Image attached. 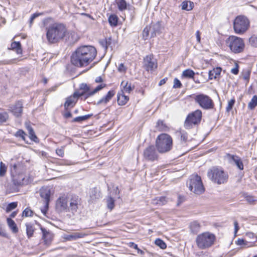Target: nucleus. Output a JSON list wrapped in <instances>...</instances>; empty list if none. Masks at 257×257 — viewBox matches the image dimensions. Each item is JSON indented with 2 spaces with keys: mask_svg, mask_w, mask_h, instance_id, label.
I'll return each instance as SVG.
<instances>
[{
  "mask_svg": "<svg viewBox=\"0 0 257 257\" xmlns=\"http://www.w3.org/2000/svg\"><path fill=\"white\" fill-rule=\"evenodd\" d=\"M121 85L122 86V89L120 91L123 93H130L134 88V87H132L131 84L129 83L128 81H123L121 82Z\"/></svg>",
  "mask_w": 257,
  "mask_h": 257,
  "instance_id": "obj_28",
  "label": "nucleus"
},
{
  "mask_svg": "<svg viewBox=\"0 0 257 257\" xmlns=\"http://www.w3.org/2000/svg\"><path fill=\"white\" fill-rule=\"evenodd\" d=\"M7 171V166L2 162L0 163V176H4Z\"/></svg>",
  "mask_w": 257,
  "mask_h": 257,
  "instance_id": "obj_46",
  "label": "nucleus"
},
{
  "mask_svg": "<svg viewBox=\"0 0 257 257\" xmlns=\"http://www.w3.org/2000/svg\"><path fill=\"white\" fill-rule=\"evenodd\" d=\"M235 243L237 245H241V246H245L247 244V242L246 241L244 240L243 239L238 238L235 241Z\"/></svg>",
  "mask_w": 257,
  "mask_h": 257,
  "instance_id": "obj_50",
  "label": "nucleus"
},
{
  "mask_svg": "<svg viewBox=\"0 0 257 257\" xmlns=\"http://www.w3.org/2000/svg\"><path fill=\"white\" fill-rule=\"evenodd\" d=\"M248 41L251 46L255 48L257 47V36L255 35L251 36L249 38Z\"/></svg>",
  "mask_w": 257,
  "mask_h": 257,
  "instance_id": "obj_42",
  "label": "nucleus"
},
{
  "mask_svg": "<svg viewBox=\"0 0 257 257\" xmlns=\"http://www.w3.org/2000/svg\"><path fill=\"white\" fill-rule=\"evenodd\" d=\"M11 166L13 181L16 186L27 185L31 181V178L24 174V169L21 164H12Z\"/></svg>",
  "mask_w": 257,
  "mask_h": 257,
  "instance_id": "obj_4",
  "label": "nucleus"
},
{
  "mask_svg": "<svg viewBox=\"0 0 257 257\" xmlns=\"http://www.w3.org/2000/svg\"><path fill=\"white\" fill-rule=\"evenodd\" d=\"M10 110L16 117L21 116L23 111L22 102L20 101H18L15 105L10 107Z\"/></svg>",
  "mask_w": 257,
  "mask_h": 257,
  "instance_id": "obj_22",
  "label": "nucleus"
},
{
  "mask_svg": "<svg viewBox=\"0 0 257 257\" xmlns=\"http://www.w3.org/2000/svg\"><path fill=\"white\" fill-rule=\"evenodd\" d=\"M67 33L66 26L62 23H55L46 28V37L50 43H55L63 39Z\"/></svg>",
  "mask_w": 257,
  "mask_h": 257,
  "instance_id": "obj_3",
  "label": "nucleus"
},
{
  "mask_svg": "<svg viewBox=\"0 0 257 257\" xmlns=\"http://www.w3.org/2000/svg\"><path fill=\"white\" fill-rule=\"evenodd\" d=\"M17 205L18 203L17 202H14L9 203L6 207V211L7 212H10L11 210L15 209L17 207Z\"/></svg>",
  "mask_w": 257,
  "mask_h": 257,
  "instance_id": "obj_44",
  "label": "nucleus"
},
{
  "mask_svg": "<svg viewBox=\"0 0 257 257\" xmlns=\"http://www.w3.org/2000/svg\"><path fill=\"white\" fill-rule=\"evenodd\" d=\"M207 176L213 183L217 184L225 183L228 178L227 174L222 168L218 167L211 168L208 171Z\"/></svg>",
  "mask_w": 257,
  "mask_h": 257,
  "instance_id": "obj_5",
  "label": "nucleus"
},
{
  "mask_svg": "<svg viewBox=\"0 0 257 257\" xmlns=\"http://www.w3.org/2000/svg\"><path fill=\"white\" fill-rule=\"evenodd\" d=\"M33 215V211L29 208H26L23 212V216L29 217L32 216Z\"/></svg>",
  "mask_w": 257,
  "mask_h": 257,
  "instance_id": "obj_49",
  "label": "nucleus"
},
{
  "mask_svg": "<svg viewBox=\"0 0 257 257\" xmlns=\"http://www.w3.org/2000/svg\"><path fill=\"white\" fill-rule=\"evenodd\" d=\"M172 145V139L167 134H161L156 139V146L158 152L161 153H166L170 151Z\"/></svg>",
  "mask_w": 257,
  "mask_h": 257,
  "instance_id": "obj_7",
  "label": "nucleus"
},
{
  "mask_svg": "<svg viewBox=\"0 0 257 257\" xmlns=\"http://www.w3.org/2000/svg\"><path fill=\"white\" fill-rule=\"evenodd\" d=\"M231 72L234 74H237L238 73V68H233L231 70Z\"/></svg>",
  "mask_w": 257,
  "mask_h": 257,
  "instance_id": "obj_64",
  "label": "nucleus"
},
{
  "mask_svg": "<svg viewBox=\"0 0 257 257\" xmlns=\"http://www.w3.org/2000/svg\"><path fill=\"white\" fill-rule=\"evenodd\" d=\"M221 71V69L219 67H217L213 69L212 70L209 71V79L211 80L213 79H215L218 76Z\"/></svg>",
  "mask_w": 257,
  "mask_h": 257,
  "instance_id": "obj_29",
  "label": "nucleus"
},
{
  "mask_svg": "<svg viewBox=\"0 0 257 257\" xmlns=\"http://www.w3.org/2000/svg\"><path fill=\"white\" fill-rule=\"evenodd\" d=\"M56 153L59 157H63L64 155V147H62L61 148L56 149Z\"/></svg>",
  "mask_w": 257,
  "mask_h": 257,
  "instance_id": "obj_51",
  "label": "nucleus"
},
{
  "mask_svg": "<svg viewBox=\"0 0 257 257\" xmlns=\"http://www.w3.org/2000/svg\"><path fill=\"white\" fill-rule=\"evenodd\" d=\"M200 225L197 221H193L190 224V229L192 232L196 233L200 230Z\"/></svg>",
  "mask_w": 257,
  "mask_h": 257,
  "instance_id": "obj_33",
  "label": "nucleus"
},
{
  "mask_svg": "<svg viewBox=\"0 0 257 257\" xmlns=\"http://www.w3.org/2000/svg\"><path fill=\"white\" fill-rule=\"evenodd\" d=\"M92 114H87L83 116L76 117L74 119V121H82L90 118Z\"/></svg>",
  "mask_w": 257,
  "mask_h": 257,
  "instance_id": "obj_45",
  "label": "nucleus"
},
{
  "mask_svg": "<svg viewBox=\"0 0 257 257\" xmlns=\"http://www.w3.org/2000/svg\"><path fill=\"white\" fill-rule=\"evenodd\" d=\"M26 126L27 128V130L28 131L29 137L31 139V140L35 142H37L38 141V139L36 136L33 128L27 123H26Z\"/></svg>",
  "mask_w": 257,
  "mask_h": 257,
  "instance_id": "obj_31",
  "label": "nucleus"
},
{
  "mask_svg": "<svg viewBox=\"0 0 257 257\" xmlns=\"http://www.w3.org/2000/svg\"><path fill=\"white\" fill-rule=\"evenodd\" d=\"M182 86V84L179 80L177 78H175L174 80V88H180Z\"/></svg>",
  "mask_w": 257,
  "mask_h": 257,
  "instance_id": "obj_54",
  "label": "nucleus"
},
{
  "mask_svg": "<svg viewBox=\"0 0 257 257\" xmlns=\"http://www.w3.org/2000/svg\"><path fill=\"white\" fill-rule=\"evenodd\" d=\"M166 80H167V78H164V79L161 80L159 82V85L160 86H161V85L164 84L166 82Z\"/></svg>",
  "mask_w": 257,
  "mask_h": 257,
  "instance_id": "obj_62",
  "label": "nucleus"
},
{
  "mask_svg": "<svg viewBox=\"0 0 257 257\" xmlns=\"http://www.w3.org/2000/svg\"><path fill=\"white\" fill-rule=\"evenodd\" d=\"M156 128L158 131H167L168 127L162 120H158L156 125Z\"/></svg>",
  "mask_w": 257,
  "mask_h": 257,
  "instance_id": "obj_32",
  "label": "nucleus"
},
{
  "mask_svg": "<svg viewBox=\"0 0 257 257\" xmlns=\"http://www.w3.org/2000/svg\"><path fill=\"white\" fill-rule=\"evenodd\" d=\"M249 21L244 16L236 17L233 22V29L236 34L241 35L244 33L249 27Z\"/></svg>",
  "mask_w": 257,
  "mask_h": 257,
  "instance_id": "obj_11",
  "label": "nucleus"
},
{
  "mask_svg": "<svg viewBox=\"0 0 257 257\" xmlns=\"http://www.w3.org/2000/svg\"><path fill=\"white\" fill-rule=\"evenodd\" d=\"M15 51L18 54H22V49L20 42L14 41L12 43L11 48H9Z\"/></svg>",
  "mask_w": 257,
  "mask_h": 257,
  "instance_id": "obj_27",
  "label": "nucleus"
},
{
  "mask_svg": "<svg viewBox=\"0 0 257 257\" xmlns=\"http://www.w3.org/2000/svg\"><path fill=\"white\" fill-rule=\"evenodd\" d=\"M107 207L110 210H112L114 207V200L111 196H108L106 200Z\"/></svg>",
  "mask_w": 257,
  "mask_h": 257,
  "instance_id": "obj_39",
  "label": "nucleus"
},
{
  "mask_svg": "<svg viewBox=\"0 0 257 257\" xmlns=\"http://www.w3.org/2000/svg\"><path fill=\"white\" fill-rule=\"evenodd\" d=\"M106 86V84L104 83H101V84L97 86L95 89L93 90H90V88L89 86H88L86 83H82L80 85V90L81 91V92H78V94L79 97L85 95V98H87L90 96L93 95L94 94L101 90L102 89L104 88Z\"/></svg>",
  "mask_w": 257,
  "mask_h": 257,
  "instance_id": "obj_13",
  "label": "nucleus"
},
{
  "mask_svg": "<svg viewBox=\"0 0 257 257\" xmlns=\"http://www.w3.org/2000/svg\"><path fill=\"white\" fill-rule=\"evenodd\" d=\"M90 197L92 200L98 198L100 196V192L97 188L92 189L89 193Z\"/></svg>",
  "mask_w": 257,
  "mask_h": 257,
  "instance_id": "obj_36",
  "label": "nucleus"
},
{
  "mask_svg": "<svg viewBox=\"0 0 257 257\" xmlns=\"http://www.w3.org/2000/svg\"><path fill=\"white\" fill-rule=\"evenodd\" d=\"M87 234L83 232H74L70 234L64 235V238L66 240L72 241L83 238Z\"/></svg>",
  "mask_w": 257,
  "mask_h": 257,
  "instance_id": "obj_21",
  "label": "nucleus"
},
{
  "mask_svg": "<svg viewBox=\"0 0 257 257\" xmlns=\"http://www.w3.org/2000/svg\"><path fill=\"white\" fill-rule=\"evenodd\" d=\"M144 67L148 71H153L157 68V62L152 55L147 56L144 59Z\"/></svg>",
  "mask_w": 257,
  "mask_h": 257,
  "instance_id": "obj_15",
  "label": "nucleus"
},
{
  "mask_svg": "<svg viewBox=\"0 0 257 257\" xmlns=\"http://www.w3.org/2000/svg\"><path fill=\"white\" fill-rule=\"evenodd\" d=\"M216 240L215 235L211 232L206 231L198 235L196 238L197 247L200 249H205L211 247Z\"/></svg>",
  "mask_w": 257,
  "mask_h": 257,
  "instance_id": "obj_6",
  "label": "nucleus"
},
{
  "mask_svg": "<svg viewBox=\"0 0 257 257\" xmlns=\"http://www.w3.org/2000/svg\"><path fill=\"white\" fill-rule=\"evenodd\" d=\"M235 103V99H231L228 101L227 105L226 108V110L227 112H229L232 108Z\"/></svg>",
  "mask_w": 257,
  "mask_h": 257,
  "instance_id": "obj_48",
  "label": "nucleus"
},
{
  "mask_svg": "<svg viewBox=\"0 0 257 257\" xmlns=\"http://www.w3.org/2000/svg\"><path fill=\"white\" fill-rule=\"evenodd\" d=\"M193 98L195 103L203 109L209 110L213 109L214 107L213 100L206 94L203 93L194 94Z\"/></svg>",
  "mask_w": 257,
  "mask_h": 257,
  "instance_id": "obj_8",
  "label": "nucleus"
},
{
  "mask_svg": "<svg viewBox=\"0 0 257 257\" xmlns=\"http://www.w3.org/2000/svg\"><path fill=\"white\" fill-rule=\"evenodd\" d=\"M226 157L230 163L235 164L240 170H242L243 169V164L241 159L239 157L229 154H227Z\"/></svg>",
  "mask_w": 257,
  "mask_h": 257,
  "instance_id": "obj_18",
  "label": "nucleus"
},
{
  "mask_svg": "<svg viewBox=\"0 0 257 257\" xmlns=\"http://www.w3.org/2000/svg\"><path fill=\"white\" fill-rule=\"evenodd\" d=\"M116 4L118 10L120 11H124L127 9H131L130 6L127 4L125 0H116Z\"/></svg>",
  "mask_w": 257,
  "mask_h": 257,
  "instance_id": "obj_26",
  "label": "nucleus"
},
{
  "mask_svg": "<svg viewBox=\"0 0 257 257\" xmlns=\"http://www.w3.org/2000/svg\"><path fill=\"white\" fill-rule=\"evenodd\" d=\"M182 77L185 78H194L195 72L191 69H188L184 70L182 72Z\"/></svg>",
  "mask_w": 257,
  "mask_h": 257,
  "instance_id": "obj_37",
  "label": "nucleus"
},
{
  "mask_svg": "<svg viewBox=\"0 0 257 257\" xmlns=\"http://www.w3.org/2000/svg\"><path fill=\"white\" fill-rule=\"evenodd\" d=\"M108 22L111 26H116L118 22V18L115 15H111L108 18Z\"/></svg>",
  "mask_w": 257,
  "mask_h": 257,
  "instance_id": "obj_38",
  "label": "nucleus"
},
{
  "mask_svg": "<svg viewBox=\"0 0 257 257\" xmlns=\"http://www.w3.org/2000/svg\"><path fill=\"white\" fill-rule=\"evenodd\" d=\"M167 202L165 197H158L153 200V203L154 204L163 205L166 203Z\"/></svg>",
  "mask_w": 257,
  "mask_h": 257,
  "instance_id": "obj_34",
  "label": "nucleus"
},
{
  "mask_svg": "<svg viewBox=\"0 0 257 257\" xmlns=\"http://www.w3.org/2000/svg\"><path fill=\"white\" fill-rule=\"evenodd\" d=\"M80 200L78 196L59 197L56 202V209L59 212H71L75 214L78 208Z\"/></svg>",
  "mask_w": 257,
  "mask_h": 257,
  "instance_id": "obj_2",
  "label": "nucleus"
},
{
  "mask_svg": "<svg viewBox=\"0 0 257 257\" xmlns=\"http://www.w3.org/2000/svg\"><path fill=\"white\" fill-rule=\"evenodd\" d=\"M41 14L40 13H35L33 14L30 19V26L31 27L33 23V21L34 19L39 16H40Z\"/></svg>",
  "mask_w": 257,
  "mask_h": 257,
  "instance_id": "obj_53",
  "label": "nucleus"
},
{
  "mask_svg": "<svg viewBox=\"0 0 257 257\" xmlns=\"http://www.w3.org/2000/svg\"><path fill=\"white\" fill-rule=\"evenodd\" d=\"M26 136L25 133L22 130H19L16 134V137H21L23 140H25V136Z\"/></svg>",
  "mask_w": 257,
  "mask_h": 257,
  "instance_id": "obj_52",
  "label": "nucleus"
},
{
  "mask_svg": "<svg viewBox=\"0 0 257 257\" xmlns=\"http://www.w3.org/2000/svg\"><path fill=\"white\" fill-rule=\"evenodd\" d=\"M41 230L43 233L42 238L44 242V244L48 246L51 244L53 240L54 237L53 234L43 228H41Z\"/></svg>",
  "mask_w": 257,
  "mask_h": 257,
  "instance_id": "obj_19",
  "label": "nucleus"
},
{
  "mask_svg": "<svg viewBox=\"0 0 257 257\" xmlns=\"http://www.w3.org/2000/svg\"><path fill=\"white\" fill-rule=\"evenodd\" d=\"M226 43L234 53L242 52L244 49V43L242 39L235 36H229L226 40Z\"/></svg>",
  "mask_w": 257,
  "mask_h": 257,
  "instance_id": "obj_9",
  "label": "nucleus"
},
{
  "mask_svg": "<svg viewBox=\"0 0 257 257\" xmlns=\"http://www.w3.org/2000/svg\"><path fill=\"white\" fill-rule=\"evenodd\" d=\"M100 43L103 47L105 48V49L107 48V41H105V39L102 40L100 41Z\"/></svg>",
  "mask_w": 257,
  "mask_h": 257,
  "instance_id": "obj_58",
  "label": "nucleus"
},
{
  "mask_svg": "<svg viewBox=\"0 0 257 257\" xmlns=\"http://www.w3.org/2000/svg\"><path fill=\"white\" fill-rule=\"evenodd\" d=\"M151 29H150L149 26H147L144 29V31L143 32V37L145 40H146L149 38L150 34V36H151Z\"/></svg>",
  "mask_w": 257,
  "mask_h": 257,
  "instance_id": "obj_41",
  "label": "nucleus"
},
{
  "mask_svg": "<svg viewBox=\"0 0 257 257\" xmlns=\"http://www.w3.org/2000/svg\"><path fill=\"white\" fill-rule=\"evenodd\" d=\"M7 222L8 225L12 232L14 233H17L18 231V228L15 222L11 218H7Z\"/></svg>",
  "mask_w": 257,
  "mask_h": 257,
  "instance_id": "obj_25",
  "label": "nucleus"
},
{
  "mask_svg": "<svg viewBox=\"0 0 257 257\" xmlns=\"http://www.w3.org/2000/svg\"><path fill=\"white\" fill-rule=\"evenodd\" d=\"M188 139V135L186 133L181 132V139L184 142H186Z\"/></svg>",
  "mask_w": 257,
  "mask_h": 257,
  "instance_id": "obj_56",
  "label": "nucleus"
},
{
  "mask_svg": "<svg viewBox=\"0 0 257 257\" xmlns=\"http://www.w3.org/2000/svg\"><path fill=\"white\" fill-rule=\"evenodd\" d=\"M117 103L119 105H125L129 100L128 96L125 95L124 93L120 91L117 93Z\"/></svg>",
  "mask_w": 257,
  "mask_h": 257,
  "instance_id": "obj_24",
  "label": "nucleus"
},
{
  "mask_svg": "<svg viewBox=\"0 0 257 257\" xmlns=\"http://www.w3.org/2000/svg\"><path fill=\"white\" fill-rule=\"evenodd\" d=\"M190 190L196 194H201L204 191V188L201 179L198 175L190 176L187 182Z\"/></svg>",
  "mask_w": 257,
  "mask_h": 257,
  "instance_id": "obj_10",
  "label": "nucleus"
},
{
  "mask_svg": "<svg viewBox=\"0 0 257 257\" xmlns=\"http://www.w3.org/2000/svg\"><path fill=\"white\" fill-rule=\"evenodd\" d=\"M201 118V111L199 109L196 110L187 115L184 122V127L186 129L192 128L200 123Z\"/></svg>",
  "mask_w": 257,
  "mask_h": 257,
  "instance_id": "obj_12",
  "label": "nucleus"
},
{
  "mask_svg": "<svg viewBox=\"0 0 257 257\" xmlns=\"http://www.w3.org/2000/svg\"><path fill=\"white\" fill-rule=\"evenodd\" d=\"M26 227L27 236L30 238L33 235L35 230L34 224L32 223H27L26 224Z\"/></svg>",
  "mask_w": 257,
  "mask_h": 257,
  "instance_id": "obj_30",
  "label": "nucleus"
},
{
  "mask_svg": "<svg viewBox=\"0 0 257 257\" xmlns=\"http://www.w3.org/2000/svg\"><path fill=\"white\" fill-rule=\"evenodd\" d=\"M79 97L78 92H75L72 95L66 98L64 105L65 110H67L69 107H73L75 105Z\"/></svg>",
  "mask_w": 257,
  "mask_h": 257,
  "instance_id": "obj_17",
  "label": "nucleus"
},
{
  "mask_svg": "<svg viewBox=\"0 0 257 257\" xmlns=\"http://www.w3.org/2000/svg\"><path fill=\"white\" fill-rule=\"evenodd\" d=\"M40 194L41 197L44 199V202L45 204L44 208L41 209V211L43 214H45L48 209L51 190L48 187H42L40 190Z\"/></svg>",
  "mask_w": 257,
  "mask_h": 257,
  "instance_id": "obj_14",
  "label": "nucleus"
},
{
  "mask_svg": "<svg viewBox=\"0 0 257 257\" xmlns=\"http://www.w3.org/2000/svg\"><path fill=\"white\" fill-rule=\"evenodd\" d=\"M247 200L248 202L251 203L254 201V199L251 196H248L247 197Z\"/></svg>",
  "mask_w": 257,
  "mask_h": 257,
  "instance_id": "obj_63",
  "label": "nucleus"
},
{
  "mask_svg": "<svg viewBox=\"0 0 257 257\" xmlns=\"http://www.w3.org/2000/svg\"><path fill=\"white\" fill-rule=\"evenodd\" d=\"M193 7V3L190 1H184L181 4L182 9L184 10L190 11Z\"/></svg>",
  "mask_w": 257,
  "mask_h": 257,
  "instance_id": "obj_35",
  "label": "nucleus"
},
{
  "mask_svg": "<svg viewBox=\"0 0 257 257\" xmlns=\"http://www.w3.org/2000/svg\"><path fill=\"white\" fill-rule=\"evenodd\" d=\"M66 111V112L64 114V117L66 118L71 117L72 116L71 112L69 111H68V109Z\"/></svg>",
  "mask_w": 257,
  "mask_h": 257,
  "instance_id": "obj_60",
  "label": "nucleus"
},
{
  "mask_svg": "<svg viewBox=\"0 0 257 257\" xmlns=\"http://www.w3.org/2000/svg\"><path fill=\"white\" fill-rule=\"evenodd\" d=\"M144 157L146 160L150 161L158 159V155L154 146H150L144 150Z\"/></svg>",
  "mask_w": 257,
  "mask_h": 257,
  "instance_id": "obj_16",
  "label": "nucleus"
},
{
  "mask_svg": "<svg viewBox=\"0 0 257 257\" xmlns=\"http://www.w3.org/2000/svg\"><path fill=\"white\" fill-rule=\"evenodd\" d=\"M103 81V79L101 76L97 77L95 79V82L96 83H101Z\"/></svg>",
  "mask_w": 257,
  "mask_h": 257,
  "instance_id": "obj_61",
  "label": "nucleus"
},
{
  "mask_svg": "<svg viewBox=\"0 0 257 257\" xmlns=\"http://www.w3.org/2000/svg\"><path fill=\"white\" fill-rule=\"evenodd\" d=\"M115 92L114 90H110L104 96L102 97L96 103L97 105L105 106L107 103L112 99L114 95Z\"/></svg>",
  "mask_w": 257,
  "mask_h": 257,
  "instance_id": "obj_20",
  "label": "nucleus"
},
{
  "mask_svg": "<svg viewBox=\"0 0 257 257\" xmlns=\"http://www.w3.org/2000/svg\"><path fill=\"white\" fill-rule=\"evenodd\" d=\"M95 48L90 46H83L78 48L71 56L72 63L77 67L87 66L96 56Z\"/></svg>",
  "mask_w": 257,
  "mask_h": 257,
  "instance_id": "obj_1",
  "label": "nucleus"
},
{
  "mask_svg": "<svg viewBox=\"0 0 257 257\" xmlns=\"http://www.w3.org/2000/svg\"><path fill=\"white\" fill-rule=\"evenodd\" d=\"M155 244L162 249H165L167 247L166 244L162 239L157 238L156 239Z\"/></svg>",
  "mask_w": 257,
  "mask_h": 257,
  "instance_id": "obj_43",
  "label": "nucleus"
},
{
  "mask_svg": "<svg viewBox=\"0 0 257 257\" xmlns=\"http://www.w3.org/2000/svg\"><path fill=\"white\" fill-rule=\"evenodd\" d=\"M9 118V115L6 112L0 113V122L4 123L7 121Z\"/></svg>",
  "mask_w": 257,
  "mask_h": 257,
  "instance_id": "obj_47",
  "label": "nucleus"
},
{
  "mask_svg": "<svg viewBox=\"0 0 257 257\" xmlns=\"http://www.w3.org/2000/svg\"><path fill=\"white\" fill-rule=\"evenodd\" d=\"M234 235H236L238 230H239L238 224L237 221H234Z\"/></svg>",
  "mask_w": 257,
  "mask_h": 257,
  "instance_id": "obj_57",
  "label": "nucleus"
},
{
  "mask_svg": "<svg viewBox=\"0 0 257 257\" xmlns=\"http://www.w3.org/2000/svg\"><path fill=\"white\" fill-rule=\"evenodd\" d=\"M118 70L119 72L125 73L126 72V68L122 63H121L118 67Z\"/></svg>",
  "mask_w": 257,
  "mask_h": 257,
  "instance_id": "obj_55",
  "label": "nucleus"
},
{
  "mask_svg": "<svg viewBox=\"0 0 257 257\" xmlns=\"http://www.w3.org/2000/svg\"><path fill=\"white\" fill-rule=\"evenodd\" d=\"M257 105V96L254 95L250 101L248 103V107L250 109H252Z\"/></svg>",
  "mask_w": 257,
  "mask_h": 257,
  "instance_id": "obj_40",
  "label": "nucleus"
},
{
  "mask_svg": "<svg viewBox=\"0 0 257 257\" xmlns=\"http://www.w3.org/2000/svg\"><path fill=\"white\" fill-rule=\"evenodd\" d=\"M196 39L198 43L200 42L201 37L200 33L199 31H197L196 33Z\"/></svg>",
  "mask_w": 257,
  "mask_h": 257,
  "instance_id": "obj_59",
  "label": "nucleus"
},
{
  "mask_svg": "<svg viewBox=\"0 0 257 257\" xmlns=\"http://www.w3.org/2000/svg\"><path fill=\"white\" fill-rule=\"evenodd\" d=\"M149 27L151 29V37H154L156 34L161 33L162 29L161 23L159 21L152 23Z\"/></svg>",
  "mask_w": 257,
  "mask_h": 257,
  "instance_id": "obj_23",
  "label": "nucleus"
}]
</instances>
